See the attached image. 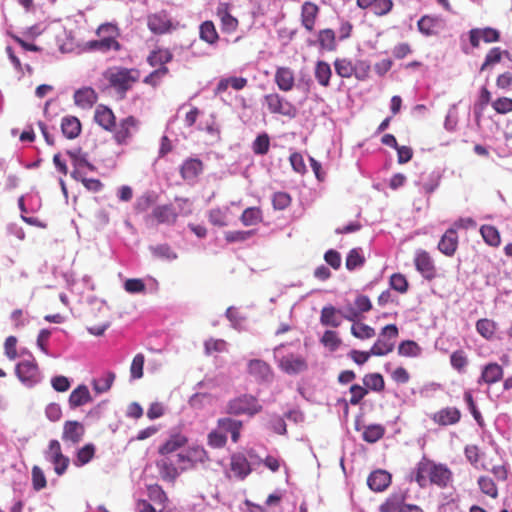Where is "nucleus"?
<instances>
[{
	"mask_svg": "<svg viewBox=\"0 0 512 512\" xmlns=\"http://www.w3.org/2000/svg\"><path fill=\"white\" fill-rule=\"evenodd\" d=\"M263 409L264 407L259 402L258 395L242 393L227 401L224 412L234 417L246 415L249 418H253L261 413Z\"/></svg>",
	"mask_w": 512,
	"mask_h": 512,
	"instance_id": "7ed1b4c3",
	"label": "nucleus"
},
{
	"mask_svg": "<svg viewBox=\"0 0 512 512\" xmlns=\"http://www.w3.org/2000/svg\"><path fill=\"white\" fill-rule=\"evenodd\" d=\"M406 479L417 483L422 489L429 484L444 489L453 482V472L446 463L437 462L423 454Z\"/></svg>",
	"mask_w": 512,
	"mask_h": 512,
	"instance_id": "f257e3e1",
	"label": "nucleus"
},
{
	"mask_svg": "<svg viewBox=\"0 0 512 512\" xmlns=\"http://www.w3.org/2000/svg\"><path fill=\"white\" fill-rule=\"evenodd\" d=\"M498 329V323L493 319L480 318L476 321V331L484 339L491 341L495 337V333Z\"/></svg>",
	"mask_w": 512,
	"mask_h": 512,
	"instance_id": "052dcab7",
	"label": "nucleus"
},
{
	"mask_svg": "<svg viewBox=\"0 0 512 512\" xmlns=\"http://www.w3.org/2000/svg\"><path fill=\"white\" fill-rule=\"evenodd\" d=\"M167 438L158 446L159 455L167 457L180 448L185 447L189 438L182 433V424L175 425L168 430Z\"/></svg>",
	"mask_w": 512,
	"mask_h": 512,
	"instance_id": "f8f14e48",
	"label": "nucleus"
},
{
	"mask_svg": "<svg viewBox=\"0 0 512 512\" xmlns=\"http://www.w3.org/2000/svg\"><path fill=\"white\" fill-rule=\"evenodd\" d=\"M444 22L441 14H423L417 20V31L424 37L437 36Z\"/></svg>",
	"mask_w": 512,
	"mask_h": 512,
	"instance_id": "2eb2a0df",
	"label": "nucleus"
},
{
	"mask_svg": "<svg viewBox=\"0 0 512 512\" xmlns=\"http://www.w3.org/2000/svg\"><path fill=\"white\" fill-rule=\"evenodd\" d=\"M224 317L229 321L230 327L238 332L247 331L244 323L247 321V316L239 313L238 308L234 305L227 307L224 312Z\"/></svg>",
	"mask_w": 512,
	"mask_h": 512,
	"instance_id": "09e8293b",
	"label": "nucleus"
},
{
	"mask_svg": "<svg viewBox=\"0 0 512 512\" xmlns=\"http://www.w3.org/2000/svg\"><path fill=\"white\" fill-rule=\"evenodd\" d=\"M409 497L408 490L393 491L379 506L378 512H398Z\"/></svg>",
	"mask_w": 512,
	"mask_h": 512,
	"instance_id": "e433bc0d",
	"label": "nucleus"
},
{
	"mask_svg": "<svg viewBox=\"0 0 512 512\" xmlns=\"http://www.w3.org/2000/svg\"><path fill=\"white\" fill-rule=\"evenodd\" d=\"M230 470L236 479L243 481L254 471V467L243 452L237 451L230 454Z\"/></svg>",
	"mask_w": 512,
	"mask_h": 512,
	"instance_id": "aec40b11",
	"label": "nucleus"
},
{
	"mask_svg": "<svg viewBox=\"0 0 512 512\" xmlns=\"http://www.w3.org/2000/svg\"><path fill=\"white\" fill-rule=\"evenodd\" d=\"M149 251L153 258L173 262L178 259V253L171 247L169 243H160L156 245H149Z\"/></svg>",
	"mask_w": 512,
	"mask_h": 512,
	"instance_id": "49530a36",
	"label": "nucleus"
},
{
	"mask_svg": "<svg viewBox=\"0 0 512 512\" xmlns=\"http://www.w3.org/2000/svg\"><path fill=\"white\" fill-rule=\"evenodd\" d=\"M247 373L253 376L258 384L269 383L274 376L271 365L260 358L250 359L247 362Z\"/></svg>",
	"mask_w": 512,
	"mask_h": 512,
	"instance_id": "dca6fc26",
	"label": "nucleus"
},
{
	"mask_svg": "<svg viewBox=\"0 0 512 512\" xmlns=\"http://www.w3.org/2000/svg\"><path fill=\"white\" fill-rule=\"evenodd\" d=\"M174 54L170 48L156 45L146 57V62L151 67L167 66L172 62Z\"/></svg>",
	"mask_w": 512,
	"mask_h": 512,
	"instance_id": "f704fd0d",
	"label": "nucleus"
},
{
	"mask_svg": "<svg viewBox=\"0 0 512 512\" xmlns=\"http://www.w3.org/2000/svg\"><path fill=\"white\" fill-rule=\"evenodd\" d=\"M178 218L173 204H156L152 211L143 218L147 228H156L159 225H173Z\"/></svg>",
	"mask_w": 512,
	"mask_h": 512,
	"instance_id": "0eeeda50",
	"label": "nucleus"
},
{
	"mask_svg": "<svg viewBox=\"0 0 512 512\" xmlns=\"http://www.w3.org/2000/svg\"><path fill=\"white\" fill-rule=\"evenodd\" d=\"M95 34L97 37L102 38H110L111 39V47L113 51H121L123 49V44L118 41V38L121 36V29L116 20L105 21L101 23L95 30Z\"/></svg>",
	"mask_w": 512,
	"mask_h": 512,
	"instance_id": "412c9836",
	"label": "nucleus"
},
{
	"mask_svg": "<svg viewBox=\"0 0 512 512\" xmlns=\"http://www.w3.org/2000/svg\"><path fill=\"white\" fill-rule=\"evenodd\" d=\"M262 105L266 106L272 114L287 116L290 119H293L298 115L297 107L279 93L263 95Z\"/></svg>",
	"mask_w": 512,
	"mask_h": 512,
	"instance_id": "1a4fd4ad",
	"label": "nucleus"
},
{
	"mask_svg": "<svg viewBox=\"0 0 512 512\" xmlns=\"http://www.w3.org/2000/svg\"><path fill=\"white\" fill-rule=\"evenodd\" d=\"M423 348L413 339H403L398 343L397 353L399 356L416 358L421 356Z\"/></svg>",
	"mask_w": 512,
	"mask_h": 512,
	"instance_id": "6e6d98bb",
	"label": "nucleus"
},
{
	"mask_svg": "<svg viewBox=\"0 0 512 512\" xmlns=\"http://www.w3.org/2000/svg\"><path fill=\"white\" fill-rule=\"evenodd\" d=\"M443 174L444 170L440 168L434 169L428 175L427 181L422 185L423 193L428 197L427 205H429V197L439 188Z\"/></svg>",
	"mask_w": 512,
	"mask_h": 512,
	"instance_id": "680f3d73",
	"label": "nucleus"
},
{
	"mask_svg": "<svg viewBox=\"0 0 512 512\" xmlns=\"http://www.w3.org/2000/svg\"><path fill=\"white\" fill-rule=\"evenodd\" d=\"M177 463L180 466L187 467V470H193L197 467L198 463L204 464L211 460L209 452L201 444H192L187 446L182 451L178 452Z\"/></svg>",
	"mask_w": 512,
	"mask_h": 512,
	"instance_id": "6e6552de",
	"label": "nucleus"
},
{
	"mask_svg": "<svg viewBox=\"0 0 512 512\" xmlns=\"http://www.w3.org/2000/svg\"><path fill=\"white\" fill-rule=\"evenodd\" d=\"M97 447L93 442H87L75 449L72 463L75 467L81 468L89 464L96 455Z\"/></svg>",
	"mask_w": 512,
	"mask_h": 512,
	"instance_id": "4c0bfd02",
	"label": "nucleus"
},
{
	"mask_svg": "<svg viewBox=\"0 0 512 512\" xmlns=\"http://www.w3.org/2000/svg\"><path fill=\"white\" fill-rule=\"evenodd\" d=\"M116 119V115L109 105L101 103L96 106L93 121L103 130L107 132L113 131Z\"/></svg>",
	"mask_w": 512,
	"mask_h": 512,
	"instance_id": "a878e982",
	"label": "nucleus"
},
{
	"mask_svg": "<svg viewBox=\"0 0 512 512\" xmlns=\"http://www.w3.org/2000/svg\"><path fill=\"white\" fill-rule=\"evenodd\" d=\"M199 39L209 46L216 48L221 40L216 26L212 20H204L199 24Z\"/></svg>",
	"mask_w": 512,
	"mask_h": 512,
	"instance_id": "ea45409f",
	"label": "nucleus"
},
{
	"mask_svg": "<svg viewBox=\"0 0 512 512\" xmlns=\"http://www.w3.org/2000/svg\"><path fill=\"white\" fill-rule=\"evenodd\" d=\"M503 59L502 48L494 46L488 50L483 62L480 65L479 72H484L488 69H492L495 65L499 64Z\"/></svg>",
	"mask_w": 512,
	"mask_h": 512,
	"instance_id": "e2e57ef3",
	"label": "nucleus"
},
{
	"mask_svg": "<svg viewBox=\"0 0 512 512\" xmlns=\"http://www.w3.org/2000/svg\"><path fill=\"white\" fill-rule=\"evenodd\" d=\"M158 201V194L154 190H146L143 194L138 196L133 204L135 214H142L147 212L150 208L153 209Z\"/></svg>",
	"mask_w": 512,
	"mask_h": 512,
	"instance_id": "37998d69",
	"label": "nucleus"
},
{
	"mask_svg": "<svg viewBox=\"0 0 512 512\" xmlns=\"http://www.w3.org/2000/svg\"><path fill=\"white\" fill-rule=\"evenodd\" d=\"M386 428L381 423H370L362 431V440L368 444H374L385 435Z\"/></svg>",
	"mask_w": 512,
	"mask_h": 512,
	"instance_id": "864d4df0",
	"label": "nucleus"
},
{
	"mask_svg": "<svg viewBox=\"0 0 512 512\" xmlns=\"http://www.w3.org/2000/svg\"><path fill=\"white\" fill-rule=\"evenodd\" d=\"M274 82L282 92H288L295 85V74L290 67L279 66L274 74Z\"/></svg>",
	"mask_w": 512,
	"mask_h": 512,
	"instance_id": "58836bf2",
	"label": "nucleus"
},
{
	"mask_svg": "<svg viewBox=\"0 0 512 512\" xmlns=\"http://www.w3.org/2000/svg\"><path fill=\"white\" fill-rule=\"evenodd\" d=\"M350 333L356 339L368 340L376 335V330L359 319L351 325Z\"/></svg>",
	"mask_w": 512,
	"mask_h": 512,
	"instance_id": "0e129e2a",
	"label": "nucleus"
},
{
	"mask_svg": "<svg viewBox=\"0 0 512 512\" xmlns=\"http://www.w3.org/2000/svg\"><path fill=\"white\" fill-rule=\"evenodd\" d=\"M204 170V163L198 156L186 158L179 166V173L183 180L197 178Z\"/></svg>",
	"mask_w": 512,
	"mask_h": 512,
	"instance_id": "2f4dec72",
	"label": "nucleus"
},
{
	"mask_svg": "<svg viewBox=\"0 0 512 512\" xmlns=\"http://www.w3.org/2000/svg\"><path fill=\"white\" fill-rule=\"evenodd\" d=\"M271 147V137L269 133L262 130L256 134V137L251 143V150L257 156L266 155Z\"/></svg>",
	"mask_w": 512,
	"mask_h": 512,
	"instance_id": "603ef678",
	"label": "nucleus"
},
{
	"mask_svg": "<svg viewBox=\"0 0 512 512\" xmlns=\"http://www.w3.org/2000/svg\"><path fill=\"white\" fill-rule=\"evenodd\" d=\"M364 388L370 392L380 393L385 389V379L380 372H369L362 378Z\"/></svg>",
	"mask_w": 512,
	"mask_h": 512,
	"instance_id": "3c124183",
	"label": "nucleus"
},
{
	"mask_svg": "<svg viewBox=\"0 0 512 512\" xmlns=\"http://www.w3.org/2000/svg\"><path fill=\"white\" fill-rule=\"evenodd\" d=\"M312 33L315 35V38L308 37L305 40L308 47H317L320 55H323L325 52L336 51L338 43L334 29L323 28Z\"/></svg>",
	"mask_w": 512,
	"mask_h": 512,
	"instance_id": "9b49d317",
	"label": "nucleus"
},
{
	"mask_svg": "<svg viewBox=\"0 0 512 512\" xmlns=\"http://www.w3.org/2000/svg\"><path fill=\"white\" fill-rule=\"evenodd\" d=\"M388 287L399 294H406L410 289V282L402 272H394L388 278Z\"/></svg>",
	"mask_w": 512,
	"mask_h": 512,
	"instance_id": "bf43d9fd",
	"label": "nucleus"
},
{
	"mask_svg": "<svg viewBox=\"0 0 512 512\" xmlns=\"http://www.w3.org/2000/svg\"><path fill=\"white\" fill-rule=\"evenodd\" d=\"M233 4L230 2L219 1L216 8V15L220 19V29L222 33L231 34L237 30L239 21L232 15Z\"/></svg>",
	"mask_w": 512,
	"mask_h": 512,
	"instance_id": "a211bd4d",
	"label": "nucleus"
},
{
	"mask_svg": "<svg viewBox=\"0 0 512 512\" xmlns=\"http://www.w3.org/2000/svg\"><path fill=\"white\" fill-rule=\"evenodd\" d=\"M155 465L162 480L171 483H174L182 473L187 471V467L180 465L178 467L175 466L172 460L168 457L156 460Z\"/></svg>",
	"mask_w": 512,
	"mask_h": 512,
	"instance_id": "393cba45",
	"label": "nucleus"
},
{
	"mask_svg": "<svg viewBox=\"0 0 512 512\" xmlns=\"http://www.w3.org/2000/svg\"><path fill=\"white\" fill-rule=\"evenodd\" d=\"M459 247V236L454 228H447L440 236L437 249L446 257H453Z\"/></svg>",
	"mask_w": 512,
	"mask_h": 512,
	"instance_id": "c85d7f7f",
	"label": "nucleus"
},
{
	"mask_svg": "<svg viewBox=\"0 0 512 512\" xmlns=\"http://www.w3.org/2000/svg\"><path fill=\"white\" fill-rule=\"evenodd\" d=\"M179 26L180 22L170 17L166 9L147 15V28L153 35L161 36L171 34L173 31L177 30Z\"/></svg>",
	"mask_w": 512,
	"mask_h": 512,
	"instance_id": "20e7f679",
	"label": "nucleus"
},
{
	"mask_svg": "<svg viewBox=\"0 0 512 512\" xmlns=\"http://www.w3.org/2000/svg\"><path fill=\"white\" fill-rule=\"evenodd\" d=\"M228 436L218 428V424L215 428L211 429L207 434V445L212 449H221L227 445Z\"/></svg>",
	"mask_w": 512,
	"mask_h": 512,
	"instance_id": "338daca9",
	"label": "nucleus"
},
{
	"mask_svg": "<svg viewBox=\"0 0 512 512\" xmlns=\"http://www.w3.org/2000/svg\"><path fill=\"white\" fill-rule=\"evenodd\" d=\"M94 401L88 386L85 383L78 384L69 394L68 407L70 410H76L88 403Z\"/></svg>",
	"mask_w": 512,
	"mask_h": 512,
	"instance_id": "bb28decb",
	"label": "nucleus"
},
{
	"mask_svg": "<svg viewBox=\"0 0 512 512\" xmlns=\"http://www.w3.org/2000/svg\"><path fill=\"white\" fill-rule=\"evenodd\" d=\"M393 475L384 468H375L367 476V486L374 493L386 491L392 484Z\"/></svg>",
	"mask_w": 512,
	"mask_h": 512,
	"instance_id": "f3484780",
	"label": "nucleus"
},
{
	"mask_svg": "<svg viewBox=\"0 0 512 512\" xmlns=\"http://www.w3.org/2000/svg\"><path fill=\"white\" fill-rule=\"evenodd\" d=\"M65 155L70 159L72 171H70V177L72 179L79 178L80 175L86 173L84 171V165L89 159L88 152L83 151L81 146L74 148L65 149Z\"/></svg>",
	"mask_w": 512,
	"mask_h": 512,
	"instance_id": "5701e85b",
	"label": "nucleus"
},
{
	"mask_svg": "<svg viewBox=\"0 0 512 512\" xmlns=\"http://www.w3.org/2000/svg\"><path fill=\"white\" fill-rule=\"evenodd\" d=\"M102 76L108 84L101 88L102 91L113 88L118 99L126 97L127 92L132 89L135 82L139 81L140 70L138 68H127L124 66L109 67L102 72Z\"/></svg>",
	"mask_w": 512,
	"mask_h": 512,
	"instance_id": "f03ea898",
	"label": "nucleus"
},
{
	"mask_svg": "<svg viewBox=\"0 0 512 512\" xmlns=\"http://www.w3.org/2000/svg\"><path fill=\"white\" fill-rule=\"evenodd\" d=\"M468 34L471 36L472 45L480 44L483 41L486 44L498 43L502 39L501 31L492 26L484 27H473L468 30Z\"/></svg>",
	"mask_w": 512,
	"mask_h": 512,
	"instance_id": "6ab92c4d",
	"label": "nucleus"
},
{
	"mask_svg": "<svg viewBox=\"0 0 512 512\" xmlns=\"http://www.w3.org/2000/svg\"><path fill=\"white\" fill-rule=\"evenodd\" d=\"M479 490L486 496L496 499L499 495L498 486L496 482L487 475H480L477 479Z\"/></svg>",
	"mask_w": 512,
	"mask_h": 512,
	"instance_id": "774afa93",
	"label": "nucleus"
},
{
	"mask_svg": "<svg viewBox=\"0 0 512 512\" xmlns=\"http://www.w3.org/2000/svg\"><path fill=\"white\" fill-rule=\"evenodd\" d=\"M319 342L330 352H336L343 344V340L336 329H326L319 338Z\"/></svg>",
	"mask_w": 512,
	"mask_h": 512,
	"instance_id": "4d7b16f0",
	"label": "nucleus"
},
{
	"mask_svg": "<svg viewBox=\"0 0 512 512\" xmlns=\"http://www.w3.org/2000/svg\"><path fill=\"white\" fill-rule=\"evenodd\" d=\"M146 490L150 501H153L162 506H166L168 504V495L160 484H146Z\"/></svg>",
	"mask_w": 512,
	"mask_h": 512,
	"instance_id": "69168bd1",
	"label": "nucleus"
},
{
	"mask_svg": "<svg viewBox=\"0 0 512 512\" xmlns=\"http://www.w3.org/2000/svg\"><path fill=\"white\" fill-rule=\"evenodd\" d=\"M115 379L116 373L113 370L105 369L100 376L91 379L90 385L95 395H101L110 391Z\"/></svg>",
	"mask_w": 512,
	"mask_h": 512,
	"instance_id": "c9c22d12",
	"label": "nucleus"
},
{
	"mask_svg": "<svg viewBox=\"0 0 512 512\" xmlns=\"http://www.w3.org/2000/svg\"><path fill=\"white\" fill-rule=\"evenodd\" d=\"M463 401L476 424L483 430L486 427V424L471 389L464 390Z\"/></svg>",
	"mask_w": 512,
	"mask_h": 512,
	"instance_id": "a18cd8bd",
	"label": "nucleus"
},
{
	"mask_svg": "<svg viewBox=\"0 0 512 512\" xmlns=\"http://www.w3.org/2000/svg\"><path fill=\"white\" fill-rule=\"evenodd\" d=\"M266 430H269L277 435L287 436V424L284 415L277 412L269 413V420L263 424Z\"/></svg>",
	"mask_w": 512,
	"mask_h": 512,
	"instance_id": "8fccbe9b",
	"label": "nucleus"
},
{
	"mask_svg": "<svg viewBox=\"0 0 512 512\" xmlns=\"http://www.w3.org/2000/svg\"><path fill=\"white\" fill-rule=\"evenodd\" d=\"M60 130L67 140H74L82 133V123L75 115H65L61 119Z\"/></svg>",
	"mask_w": 512,
	"mask_h": 512,
	"instance_id": "72a5a7b5",
	"label": "nucleus"
},
{
	"mask_svg": "<svg viewBox=\"0 0 512 512\" xmlns=\"http://www.w3.org/2000/svg\"><path fill=\"white\" fill-rule=\"evenodd\" d=\"M503 376V367L496 361H489L481 366V372L476 382L480 386L483 384L491 386L499 382Z\"/></svg>",
	"mask_w": 512,
	"mask_h": 512,
	"instance_id": "4be33fe9",
	"label": "nucleus"
},
{
	"mask_svg": "<svg viewBox=\"0 0 512 512\" xmlns=\"http://www.w3.org/2000/svg\"><path fill=\"white\" fill-rule=\"evenodd\" d=\"M399 336V328L396 323H389L384 325L379 333L378 337L370 347L373 351H378L375 353V357H383L387 356L395 349V342L392 340L396 339Z\"/></svg>",
	"mask_w": 512,
	"mask_h": 512,
	"instance_id": "423d86ee",
	"label": "nucleus"
},
{
	"mask_svg": "<svg viewBox=\"0 0 512 512\" xmlns=\"http://www.w3.org/2000/svg\"><path fill=\"white\" fill-rule=\"evenodd\" d=\"M77 47L85 53L100 52L102 54H106L113 51V48L111 47V39L102 37L84 41L83 43L78 44Z\"/></svg>",
	"mask_w": 512,
	"mask_h": 512,
	"instance_id": "79ce46f5",
	"label": "nucleus"
},
{
	"mask_svg": "<svg viewBox=\"0 0 512 512\" xmlns=\"http://www.w3.org/2000/svg\"><path fill=\"white\" fill-rule=\"evenodd\" d=\"M140 120L134 115H128L121 118L119 122L115 121V128L109 131L113 134L115 143L119 146L128 145L133 137V131H138Z\"/></svg>",
	"mask_w": 512,
	"mask_h": 512,
	"instance_id": "9d476101",
	"label": "nucleus"
},
{
	"mask_svg": "<svg viewBox=\"0 0 512 512\" xmlns=\"http://www.w3.org/2000/svg\"><path fill=\"white\" fill-rule=\"evenodd\" d=\"M320 14V7L307 0L301 5L300 22L301 26L308 32H315V24Z\"/></svg>",
	"mask_w": 512,
	"mask_h": 512,
	"instance_id": "b1692460",
	"label": "nucleus"
},
{
	"mask_svg": "<svg viewBox=\"0 0 512 512\" xmlns=\"http://www.w3.org/2000/svg\"><path fill=\"white\" fill-rule=\"evenodd\" d=\"M366 264V257L362 247H353L345 257V268L349 272L360 270Z\"/></svg>",
	"mask_w": 512,
	"mask_h": 512,
	"instance_id": "c03bdc74",
	"label": "nucleus"
},
{
	"mask_svg": "<svg viewBox=\"0 0 512 512\" xmlns=\"http://www.w3.org/2000/svg\"><path fill=\"white\" fill-rule=\"evenodd\" d=\"M278 368L289 376H295L308 370L309 365L307 359L293 352L283 355L277 360Z\"/></svg>",
	"mask_w": 512,
	"mask_h": 512,
	"instance_id": "ddd939ff",
	"label": "nucleus"
},
{
	"mask_svg": "<svg viewBox=\"0 0 512 512\" xmlns=\"http://www.w3.org/2000/svg\"><path fill=\"white\" fill-rule=\"evenodd\" d=\"M98 93L92 86H82L74 91V104L82 109H91L98 101Z\"/></svg>",
	"mask_w": 512,
	"mask_h": 512,
	"instance_id": "c756f323",
	"label": "nucleus"
},
{
	"mask_svg": "<svg viewBox=\"0 0 512 512\" xmlns=\"http://www.w3.org/2000/svg\"><path fill=\"white\" fill-rule=\"evenodd\" d=\"M14 373L21 384L33 388L42 380V374L36 359L20 360L15 364Z\"/></svg>",
	"mask_w": 512,
	"mask_h": 512,
	"instance_id": "39448f33",
	"label": "nucleus"
},
{
	"mask_svg": "<svg viewBox=\"0 0 512 512\" xmlns=\"http://www.w3.org/2000/svg\"><path fill=\"white\" fill-rule=\"evenodd\" d=\"M239 220L245 227L257 225L263 221V211L260 206L246 207L242 211Z\"/></svg>",
	"mask_w": 512,
	"mask_h": 512,
	"instance_id": "5fc2aeb1",
	"label": "nucleus"
},
{
	"mask_svg": "<svg viewBox=\"0 0 512 512\" xmlns=\"http://www.w3.org/2000/svg\"><path fill=\"white\" fill-rule=\"evenodd\" d=\"M35 188L32 189L31 192L26 194H22L17 199V206L20 210V213H36L42 207V199L38 191H35Z\"/></svg>",
	"mask_w": 512,
	"mask_h": 512,
	"instance_id": "7c9ffc66",
	"label": "nucleus"
},
{
	"mask_svg": "<svg viewBox=\"0 0 512 512\" xmlns=\"http://www.w3.org/2000/svg\"><path fill=\"white\" fill-rule=\"evenodd\" d=\"M461 411L455 406H447L435 412L431 419L439 426L455 425L461 420Z\"/></svg>",
	"mask_w": 512,
	"mask_h": 512,
	"instance_id": "473e14b6",
	"label": "nucleus"
},
{
	"mask_svg": "<svg viewBox=\"0 0 512 512\" xmlns=\"http://www.w3.org/2000/svg\"><path fill=\"white\" fill-rule=\"evenodd\" d=\"M415 270L426 281H432L437 277V268L431 254L424 249H417L413 259Z\"/></svg>",
	"mask_w": 512,
	"mask_h": 512,
	"instance_id": "4468645a",
	"label": "nucleus"
},
{
	"mask_svg": "<svg viewBox=\"0 0 512 512\" xmlns=\"http://www.w3.org/2000/svg\"><path fill=\"white\" fill-rule=\"evenodd\" d=\"M480 234L485 244L490 247H498L501 244V235L498 228L491 224H483L480 226Z\"/></svg>",
	"mask_w": 512,
	"mask_h": 512,
	"instance_id": "13d9d810",
	"label": "nucleus"
},
{
	"mask_svg": "<svg viewBox=\"0 0 512 512\" xmlns=\"http://www.w3.org/2000/svg\"><path fill=\"white\" fill-rule=\"evenodd\" d=\"M332 74L333 72L331 65L327 61L323 59H318L315 62L314 77L319 85L323 87L330 86Z\"/></svg>",
	"mask_w": 512,
	"mask_h": 512,
	"instance_id": "de8ad7c7",
	"label": "nucleus"
},
{
	"mask_svg": "<svg viewBox=\"0 0 512 512\" xmlns=\"http://www.w3.org/2000/svg\"><path fill=\"white\" fill-rule=\"evenodd\" d=\"M319 322L324 327L337 329L341 326V317L337 311V306L332 303L325 304L320 311Z\"/></svg>",
	"mask_w": 512,
	"mask_h": 512,
	"instance_id": "a19ab883",
	"label": "nucleus"
},
{
	"mask_svg": "<svg viewBox=\"0 0 512 512\" xmlns=\"http://www.w3.org/2000/svg\"><path fill=\"white\" fill-rule=\"evenodd\" d=\"M85 426L78 420H66L63 424L61 439L73 445L80 443L85 435Z\"/></svg>",
	"mask_w": 512,
	"mask_h": 512,
	"instance_id": "cd10ccee",
	"label": "nucleus"
}]
</instances>
